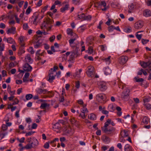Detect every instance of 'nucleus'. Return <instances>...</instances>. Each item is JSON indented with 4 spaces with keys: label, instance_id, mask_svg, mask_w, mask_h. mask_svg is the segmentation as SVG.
<instances>
[{
    "label": "nucleus",
    "instance_id": "obj_64",
    "mask_svg": "<svg viewBox=\"0 0 151 151\" xmlns=\"http://www.w3.org/2000/svg\"><path fill=\"white\" fill-rule=\"evenodd\" d=\"M22 83V80H16V83L17 84H21Z\"/></svg>",
    "mask_w": 151,
    "mask_h": 151
},
{
    "label": "nucleus",
    "instance_id": "obj_17",
    "mask_svg": "<svg viewBox=\"0 0 151 151\" xmlns=\"http://www.w3.org/2000/svg\"><path fill=\"white\" fill-rule=\"evenodd\" d=\"M143 15L145 17H148L151 16V12L148 9L145 10L143 13Z\"/></svg>",
    "mask_w": 151,
    "mask_h": 151
},
{
    "label": "nucleus",
    "instance_id": "obj_34",
    "mask_svg": "<svg viewBox=\"0 0 151 151\" xmlns=\"http://www.w3.org/2000/svg\"><path fill=\"white\" fill-rule=\"evenodd\" d=\"M33 97V95L31 94L26 95L25 98L27 100H28L31 99Z\"/></svg>",
    "mask_w": 151,
    "mask_h": 151
},
{
    "label": "nucleus",
    "instance_id": "obj_22",
    "mask_svg": "<svg viewBox=\"0 0 151 151\" xmlns=\"http://www.w3.org/2000/svg\"><path fill=\"white\" fill-rule=\"evenodd\" d=\"M88 118L89 119L92 120H95L96 119V115L93 113L88 115Z\"/></svg>",
    "mask_w": 151,
    "mask_h": 151
},
{
    "label": "nucleus",
    "instance_id": "obj_18",
    "mask_svg": "<svg viewBox=\"0 0 151 151\" xmlns=\"http://www.w3.org/2000/svg\"><path fill=\"white\" fill-rule=\"evenodd\" d=\"M124 150L125 151H132V147L128 144H126L125 145Z\"/></svg>",
    "mask_w": 151,
    "mask_h": 151
},
{
    "label": "nucleus",
    "instance_id": "obj_29",
    "mask_svg": "<svg viewBox=\"0 0 151 151\" xmlns=\"http://www.w3.org/2000/svg\"><path fill=\"white\" fill-rule=\"evenodd\" d=\"M104 96L102 94H98L96 96V99L98 100L103 99Z\"/></svg>",
    "mask_w": 151,
    "mask_h": 151
},
{
    "label": "nucleus",
    "instance_id": "obj_9",
    "mask_svg": "<svg viewBox=\"0 0 151 151\" xmlns=\"http://www.w3.org/2000/svg\"><path fill=\"white\" fill-rule=\"evenodd\" d=\"M32 141L31 143H32L33 148H36L39 145V142L37 139L35 138H33Z\"/></svg>",
    "mask_w": 151,
    "mask_h": 151
},
{
    "label": "nucleus",
    "instance_id": "obj_44",
    "mask_svg": "<svg viewBox=\"0 0 151 151\" xmlns=\"http://www.w3.org/2000/svg\"><path fill=\"white\" fill-rule=\"evenodd\" d=\"M88 53L91 54L93 52V48L92 47H89L88 49Z\"/></svg>",
    "mask_w": 151,
    "mask_h": 151
},
{
    "label": "nucleus",
    "instance_id": "obj_36",
    "mask_svg": "<svg viewBox=\"0 0 151 151\" xmlns=\"http://www.w3.org/2000/svg\"><path fill=\"white\" fill-rule=\"evenodd\" d=\"M67 33L68 35H70L71 36L73 35L72 30L69 28H68L67 29Z\"/></svg>",
    "mask_w": 151,
    "mask_h": 151
},
{
    "label": "nucleus",
    "instance_id": "obj_25",
    "mask_svg": "<svg viewBox=\"0 0 151 151\" xmlns=\"http://www.w3.org/2000/svg\"><path fill=\"white\" fill-rule=\"evenodd\" d=\"M121 134L122 137H127L128 135V132L126 130L122 131L121 133Z\"/></svg>",
    "mask_w": 151,
    "mask_h": 151
},
{
    "label": "nucleus",
    "instance_id": "obj_23",
    "mask_svg": "<svg viewBox=\"0 0 151 151\" xmlns=\"http://www.w3.org/2000/svg\"><path fill=\"white\" fill-rule=\"evenodd\" d=\"M105 74L106 75L111 74V70L108 67L106 68L104 71Z\"/></svg>",
    "mask_w": 151,
    "mask_h": 151
},
{
    "label": "nucleus",
    "instance_id": "obj_13",
    "mask_svg": "<svg viewBox=\"0 0 151 151\" xmlns=\"http://www.w3.org/2000/svg\"><path fill=\"white\" fill-rule=\"evenodd\" d=\"M16 28L14 27H12L11 28L9 29L6 31V33L7 34L11 33L14 34L15 33Z\"/></svg>",
    "mask_w": 151,
    "mask_h": 151
},
{
    "label": "nucleus",
    "instance_id": "obj_45",
    "mask_svg": "<svg viewBox=\"0 0 151 151\" xmlns=\"http://www.w3.org/2000/svg\"><path fill=\"white\" fill-rule=\"evenodd\" d=\"M108 29L109 32H111L113 31L114 29V26L113 25H111V26L108 27Z\"/></svg>",
    "mask_w": 151,
    "mask_h": 151
},
{
    "label": "nucleus",
    "instance_id": "obj_40",
    "mask_svg": "<svg viewBox=\"0 0 151 151\" xmlns=\"http://www.w3.org/2000/svg\"><path fill=\"white\" fill-rule=\"evenodd\" d=\"M141 65L143 68H145L147 67L146 62H140Z\"/></svg>",
    "mask_w": 151,
    "mask_h": 151
},
{
    "label": "nucleus",
    "instance_id": "obj_19",
    "mask_svg": "<svg viewBox=\"0 0 151 151\" xmlns=\"http://www.w3.org/2000/svg\"><path fill=\"white\" fill-rule=\"evenodd\" d=\"M101 5L104 7V8L102 9L103 11H106L108 8L107 6H106V3L104 1H102L101 2Z\"/></svg>",
    "mask_w": 151,
    "mask_h": 151
},
{
    "label": "nucleus",
    "instance_id": "obj_49",
    "mask_svg": "<svg viewBox=\"0 0 151 151\" xmlns=\"http://www.w3.org/2000/svg\"><path fill=\"white\" fill-rule=\"evenodd\" d=\"M142 36V34L139 35L138 34H136V37L139 40H140L141 39Z\"/></svg>",
    "mask_w": 151,
    "mask_h": 151
},
{
    "label": "nucleus",
    "instance_id": "obj_30",
    "mask_svg": "<svg viewBox=\"0 0 151 151\" xmlns=\"http://www.w3.org/2000/svg\"><path fill=\"white\" fill-rule=\"evenodd\" d=\"M24 147L25 148H26L27 150L30 149L32 148H33L32 143H30L27 144V145H26Z\"/></svg>",
    "mask_w": 151,
    "mask_h": 151
},
{
    "label": "nucleus",
    "instance_id": "obj_6",
    "mask_svg": "<svg viewBox=\"0 0 151 151\" xmlns=\"http://www.w3.org/2000/svg\"><path fill=\"white\" fill-rule=\"evenodd\" d=\"M128 60V58L126 56H122L120 57L119 59V62L121 64H124Z\"/></svg>",
    "mask_w": 151,
    "mask_h": 151
},
{
    "label": "nucleus",
    "instance_id": "obj_60",
    "mask_svg": "<svg viewBox=\"0 0 151 151\" xmlns=\"http://www.w3.org/2000/svg\"><path fill=\"white\" fill-rule=\"evenodd\" d=\"M44 147L46 149H48L49 147V143L48 142H46L44 145Z\"/></svg>",
    "mask_w": 151,
    "mask_h": 151
},
{
    "label": "nucleus",
    "instance_id": "obj_16",
    "mask_svg": "<svg viewBox=\"0 0 151 151\" xmlns=\"http://www.w3.org/2000/svg\"><path fill=\"white\" fill-rule=\"evenodd\" d=\"M19 42L21 46L22 47H24V37L22 36H21L19 39Z\"/></svg>",
    "mask_w": 151,
    "mask_h": 151
},
{
    "label": "nucleus",
    "instance_id": "obj_46",
    "mask_svg": "<svg viewBox=\"0 0 151 151\" xmlns=\"http://www.w3.org/2000/svg\"><path fill=\"white\" fill-rule=\"evenodd\" d=\"M135 79L136 81L137 82H142L144 80L143 78H137L135 77Z\"/></svg>",
    "mask_w": 151,
    "mask_h": 151
},
{
    "label": "nucleus",
    "instance_id": "obj_28",
    "mask_svg": "<svg viewBox=\"0 0 151 151\" xmlns=\"http://www.w3.org/2000/svg\"><path fill=\"white\" fill-rule=\"evenodd\" d=\"M111 56H109L107 58H103V60L108 64H109L111 62Z\"/></svg>",
    "mask_w": 151,
    "mask_h": 151
},
{
    "label": "nucleus",
    "instance_id": "obj_3",
    "mask_svg": "<svg viewBox=\"0 0 151 151\" xmlns=\"http://www.w3.org/2000/svg\"><path fill=\"white\" fill-rule=\"evenodd\" d=\"M86 73L88 77H93L94 76L95 74L94 68L92 66H88Z\"/></svg>",
    "mask_w": 151,
    "mask_h": 151
},
{
    "label": "nucleus",
    "instance_id": "obj_2",
    "mask_svg": "<svg viewBox=\"0 0 151 151\" xmlns=\"http://www.w3.org/2000/svg\"><path fill=\"white\" fill-rule=\"evenodd\" d=\"M130 91L129 89L127 88L122 93V98L124 101H127L129 99Z\"/></svg>",
    "mask_w": 151,
    "mask_h": 151
},
{
    "label": "nucleus",
    "instance_id": "obj_61",
    "mask_svg": "<svg viewBox=\"0 0 151 151\" xmlns=\"http://www.w3.org/2000/svg\"><path fill=\"white\" fill-rule=\"evenodd\" d=\"M99 47H100L102 51H104L105 50V48L106 47V46L104 45H100Z\"/></svg>",
    "mask_w": 151,
    "mask_h": 151
},
{
    "label": "nucleus",
    "instance_id": "obj_24",
    "mask_svg": "<svg viewBox=\"0 0 151 151\" xmlns=\"http://www.w3.org/2000/svg\"><path fill=\"white\" fill-rule=\"evenodd\" d=\"M50 104H41L40 108L41 109H45V110L48 109L49 108Z\"/></svg>",
    "mask_w": 151,
    "mask_h": 151
},
{
    "label": "nucleus",
    "instance_id": "obj_54",
    "mask_svg": "<svg viewBox=\"0 0 151 151\" xmlns=\"http://www.w3.org/2000/svg\"><path fill=\"white\" fill-rule=\"evenodd\" d=\"M71 54L73 55H74L76 57H78V53H77V52H76L75 51H73V52H71Z\"/></svg>",
    "mask_w": 151,
    "mask_h": 151
},
{
    "label": "nucleus",
    "instance_id": "obj_35",
    "mask_svg": "<svg viewBox=\"0 0 151 151\" xmlns=\"http://www.w3.org/2000/svg\"><path fill=\"white\" fill-rule=\"evenodd\" d=\"M36 103L40 104H47L45 100L43 99H40L37 101Z\"/></svg>",
    "mask_w": 151,
    "mask_h": 151
},
{
    "label": "nucleus",
    "instance_id": "obj_15",
    "mask_svg": "<svg viewBox=\"0 0 151 151\" xmlns=\"http://www.w3.org/2000/svg\"><path fill=\"white\" fill-rule=\"evenodd\" d=\"M60 125L59 123L57 122L53 125V128L54 130L56 131L57 129L59 130L60 129Z\"/></svg>",
    "mask_w": 151,
    "mask_h": 151
},
{
    "label": "nucleus",
    "instance_id": "obj_42",
    "mask_svg": "<svg viewBox=\"0 0 151 151\" xmlns=\"http://www.w3.org/2000/svg\"><path fill=\"white\" fill-rule=\"evenodd\" d=\"M125 86V85L123 83H121L118 84L119 87L122 89H124Z\"/></svg>",
    "mask_w": 151,
    "mask_h": 151
},
{
    "label": "nucleus",
    "instance_id": "obj_11",
    "mask_svg": "<svg viewBox=\"0 0 151 151\" xmlns=\"http://www.w3.org/2000/svg\"><path fill=\"white\" fill-rule=\"evenodd\" d=\"M25 61L30 63H31L33 62V60L32 59L29 54H27L25 57Z\"/></svg>",
    "mask_w": 151,
    "mask_h": 151
},
{
    "label": "nucleus",
    "instance_id": "obj_32",
    "mask_svg": "<svg viewBox=\"0 0 151 151\" xmlns=\"http://www.w3.org/2000/svg\"><path fill=\"white\" fill-rule=\"evenodd\" d=\"M49 79L48 81L50 83H52L53 80L55 79V77L54 76H48Z\"/></svg>",
    "mask_w": 151,
    "mask_h": 151
},
{
    "label": "nucleus",
    "instance_id": "obj_14",
    "mask_svg": "<svg viewBox=\"0 0 151 151\" xmlns=\"http://www.w3.org/2000/svg\"><path fill=\"white\" fill-rule=\"evenodd\" d=\"M8 134L6 131L1 130L0 131V140H1Z\"/></svg>",
    "mask_w": 151,
    "mask_h": 151
},
{
    "label": "nucleus",
    "instance_id": "obj_52",
    "mask_svg": "<svg viewBox=\"0 0 151 151\" xmlns=\"http://www.w3.org/2000/svg\"><path fill=\"white\" fill-rule=\"evenodd\" d=\"M4 44H1L0 45V51H2L4 50Z\"/></svg>",
    "mask_w": 151,
    "mask_h": 151
},
{
    "label": "nucleus",
    "instance_id": "obj_4",
    "mask_svg": "<svg viewBox=\"0 0 151 151\" xmlns=\"http://www.w3.org/2000/svg\"><path fill=\"white\" fill-rule=\"evenodd\" d=\"M97 84L99 90L101 91H104L106 90L107 88L106 83L104 81H98Z\"/></svg>",
    "mask_w": 151,
    "mask_h": 151
},
{
    "label": "nucleus",
    "instance_id": "obj_26",
    "mask_svg": "<svg viewBox=\"0 0 151 151\" xmlns=\"http://www.w3.org/2000/svg\"><path fill=\"white\" fill-rule=\"evenodd\" d=\"M86 104H84V105L82 106V108L81 109V113H86L88 112V111L87 108L86 107Z\"/></svg>",
    "mask_w": 151,
    "mask_h": 151
},
{
    "label": "nucleus",
    "instance_id": "obj_31",
    "mask_svg": "<svg viewBox=\"0 0 151 151\" xmlns=\"http://www.w3.org/2000/svg\"><path fill=\"white\" fill-rule=\"evenodd\" d=\"M7 42L10 44H14L15 43V41L12 38L10 37L8 38Z\"/></svg>",
    "mask_w": 151,
    "mask_h": 151
},
{
    "label": "nucleus",
    "instance_id": "obj_50",
    "mask_svg": "<svg viewBox=\"0 0 151 151\" xmlns=\"http://www.w3.org/2000/svg\"><path fill=\"white\" fill-rule=\"evenodd\" d=\"M80 1V0H72L73 3L76 5L79 4Z\"/></svg>",
    "mask_w": 151,
    "mask_h": 151
},
{
    "label": "nucleus",
    "instance_id": "obj_21",
    "mask_svg": "<svg viewBox=\"0 0 151 151\" xmlns=\"http://www.w3.org/2000/svg\"><path fill=\"white\" fill-rule=\"evenodd\" d=\"M69 5L68 4H65L64 7H62L60 8V12H63L66 10H68V9L69 7Z\"/></svg>",
    "mask_w": 151,
    "mask_h": 151
},
{
    "label": "nucleus",
    "instance_id": "obj_10",
    "mask_svg": "<svg viewBox=\"0 0 151 151\" xmlns=\"http://www.w3.org/2000/svg\"><path fill=\"white\" fill-rule=\"evenodd\" d=\"M101 139L103 142L106 144L109 143L110 141V138L108 137L105 135L102 136Z\"/></svg>",
    "mask_w": 151,
    "mask_h": 151
},
{
    "label": "nucleus",
    "instance_id": "obj_39",
    "mask_svg": "<svg viewBox=\"0 0 151 151\" xmlns=\"http://www.w3.org/2000/svg\"><path fill=\"white\" fill-rule=\"evenodd\" d=\"M8 129V127L5 124H3L2 126V129L1 130L6 131Z\"/></svg>",
    "mask_w": 151,
    "mask_h": 151
},
{
    "label": "nucleus",
    "instance_id": "obj_41",
    "mask_svg": "<svg viewBox=\"0 0 151 151\" xmlns=\"http://www.w3.org/2000/svg\"><path fill=\"white\" fill-rule=\"evenodd\" d=\"M80 32H83L86 29V26L85 25H84L81 26L80 27Z\"/></svg>",
    "mask_w": 151,
    "mask_h": 151
},
{
    "label": "nucleus",
    "instance_id": "obj_12",
    "mask_svg": "<svg viewBox=\"0 0 151 151\" xmlns=\"http://www.w3.org/2000/svg\"><path fill=\"white\" fill-rule=\"evenodd\" d=\"M42 40H39L35 43L34 45V47L35 48H37L41 47L42 45Z\"/></svg>",
    "mask_w": 151,
    "mask_h": 151
},
{
    "label": "nucleus",
    "instance_id": "obj_55",
    "mask_svg": "<svg viewBox=\"0 0 151 151\" xmlns=\"http://www.w3.org/2000/svg\"><path fill=\"white\" fill-rule=\"evenodd\" d=\"M35 132H33L32 131H30L29 132L27 133L25 135L26 136H30L32 134H33Z\"/></svg>",
    "mask_w": 151,
    "mask_h": 151
},
{
    "label": "nucleus",
    "instance_id": "obj_62",
    "mask_svg": "<svg viewBox=\"0 0 151 151\" xmlns=\"http://www.w3.org/2000/svg\"><path fill=\"white\" fill-rule=\"evenodd\" d=\"M91 18V15H88L85 17L84 20H90Z\"/></svg>",
    "mask_w": 151,
    "mask_h": 151
},
{
    "label": "nucleus",
    "instance_id": "obj_7",
    "mask_svg": "<svg viewBox=\"0 0 151 151\" xmlns=\"http://www.w3.org/2000/svg\"><path fill=\"white\" fill-rule=\"evenodd\" d=\"M32 68V67L28 63H25L23 66V69L25 71L30 72Z\"/></svg>",
    "mask_w": 151,
    "mask_h": 151
},
{
    "label": "nucleus",
    "instance_id": "obj_58",
    "mask_svg": "<svg viewBox=\"0 0 151 151\" xmlns=\"http://www.w3.org/2000/svg\"><path fill=\"white\" fill-rule=\"evenodd\" d=\"M76 40V38H73L70 39L69 40V42L70 45L72 44L73 43L74 41Z\"/></svg>",
    "mask_w": 151,
    "mask_h": 151
},
{
    "label": "nucleus",
    "instance_id": "obj_20",
    "mask_svg": "<svg viewBox=\"0 0 151 151\" xmlns=\"http://www.w3.org/2000/svg\"><path fill=\"white\" fill-rule=\"evenodd\" d=\"M38 17V15L33 16L32 17V19H33V23L35 24H37L38 22L37 20Z\"/></svg>",
    "mask_w": 151,
    "mask_h": 151
},
{
    "label": "nucleus",
    "instance_id": "obj_5",
    "mask_svg": "<svg viewBox=\"0 0 151 151\" xmlns=\"http://www.w3.org/2000/svg\"><path fill=\"white\" fill-rule=\"evenodd\" d=\"M102 130L104 132L108 134H113L115 130V129L112 126H109L107 128H102Z\"/></svg>",
    "mask_w": 151,
    "mask_h": 151
},
{
    "label": "nucleus",
    "instance_id": "obj_43",
    "mask_svg": "<svg viewBox=\"0 0 151 151\" xmlns=\"http://www.w3.org/2000/svg\"><path fill=\"white\" fill-rule=\"evenodd\" d=\"M149 41V40H145L142 39L141 40L142 42L143 45L147 44Z\"/></svg>",
    "mask_w": 151,
    "mask_h": 151
},
{
    "label": "nucleus",
    "instance_id": "obj_1",
    "mask_svg": "<svg viewBox=\"0 0 151 151\" xmlns=\"http://www.w3.org/2000/svg\"><path fill=\"white\" fill-rule=\"evenodd\" d=\"M53 22V21L52 20L48 18L46 21H43L41 26V28L42 29H44V27H45L47 29V31H50L52 27V24Z\"/></svg>",
    "mask_w": 151,
    "mask_h": 151
},
{
    "label": "nucleus",
    "instance_id": "obj_59",
    "mask_svg": "<svg viewBox=\"0 0 151 151\" xmlns=\"http://www.w3.org/2000/svg\"><path fill=\"white\" fill-rule=\"evenodd\" d=\"M55 39V36L53 35L50 38V42H52Z\"/></svg>",
    "mask_w": 151,
    "mask_h": 151
},
{
    "label": "nucleus",
    "instance_id": "obj_51",
    "mask_svg": "<svg viewBox=\"0 0 151 151\" xmlns=\"http://www.w3.org/2000/svg\"><path fill=\"white\" fill-rule=\"evenodd\" d=\"M31 9H30V7L29 6L27 9L26 12V14L27 15L29 14L31 12Z\"/></svg>",
    "mask_w": 151,
    "mask_h": 151
},
{
    "label": "nucleus",
    "instance_id": "obj_53",
    "mask_svg": "<svg viewBox=\"0 0 151 151\" xmlns=\"http://www.w3.org/2000/svg\"><path fill=\"white\" fill-rule=\"evenodd\" d=\"M29 51L32 54H33L34 53L33 48L32 47H29Z\"/></svg>",
    "mask_w": 151,
    "mask_h": 151
},
{
    "label": "nucleus",
    "instance_id": "obj_27",
    "mask_svg": "<svg viewBox=\"0 0 151 151\" xmlns=\"http://www.w3.org/2000/svg\"><path fill=\"white\" fill-rule=\"evenodd\" d=\"M149 121V119L147 117L145 116L142 119V122L145 124H148Z\"/></svg>",
    "mask_w": 151,
    "mask_h": 151
},
{
    "label": "nucleus",
    "instance_id": "obj_47",
    "mask_svg": "<svg viewBox=\"0 0 151 151\" xmlns=\"http://www.w3.org/2000/svg\"><path fill=\"white\" fill-rule=\"evenodd\" d=\"M51 69L49 71V73L48 76H54L55 77L56 76V74H54L55 72H53Z\"/></svg>",
    "mask_w": 151,
    "mask_h": 151
},
{
    "label": "nucleus",
    "instance_id": "obj_48",
    "mask_svg": "<svg viewBox=\"0 0 151 151\" xmlns=\"http://www.w3.org/2000/svg\"><path fill=\"white\" fill-rule=\"evenodd\" d=\"M144 105L147 109L151 110V104H144Z\"/></svg>",
    "mask_w": 151,
    "mask_h": 151
},
{
    "label": "nucleus",
    "instance_id": "obj_33",
    "mask_svg": "<svg viewBox=\"0 0 151 151\" xmlns=\"http://www.w3.org/2000/svg\"><path fill=\"white\" fill-rule=\"evenodd\" d=\"M82 71V70L81 69H80L79 70V71H76L75 73V74L73 75V76H74V77H76V76L78 77H79L80 73Z\"/></svg>",
    "mask_w": 151,
    "mask_h": 151
},
{
    "label": "nucleus",
    "instance_id": "obj_38",
    "mask_svg": "<svg viewBox=\"0 0 151 151\" xmlns=\"http://www.w3.org/2000/svg\"><path fill=\"white\" fill-rule=\"evenodd\" d=\"M78 16L79 19H82L84 20L85 17V15L84 13H83L80 15L78 14Z\"/></svg>",
    "mask_w": 151,
    "mask_h": 151
},
{
    "label": "nucleus",
    "instance_id": "obj_37",
    "mask_svg": "<svg viewBox=\"0 0 151 151\" xmlns=\"http://www.w3.org/2000/svg\"><path fill=\"white\" fill-rule=\"evenodd\" d=\"M42 86H41L40 88H38L37 89V92L38 93L41 94L43 93V90L44 89H42Z\"/></svg>",
    "mask_w": 151,
    "mask_h": 151
},
{
    "label": "nucleus",
    "instance_id": "obj_63",
    "mask_svg": "<svg viewBox=\"0 0 151 151\" xmlns=\"http://www.w3.org/2000/svg\"><path fill=\"white\" fill-rule=\"evenodd\" d=\"M9 121V120H6V125L7 126V127H10L12 125V123L11 122H8V121Z\"/></svg>",
    "mask_w": 151,
    "mask_h": 151
},
{
    "label": "nucleus",
    "instance_id": "obj_56",
    "mask_svg": "<svg viewBox=\"0 0 151 151\" xmlns=\"http://www.w3.org/2000/svg\"><path fill=\"white\" fill-rule=\"evenodd\" d=\"M134 5L133 4H131L128 6L129 9L130 10H132L134 8Z\"/></svg>",
    "mask_w": 151,
    "mask_h": 151
},
{
    "label": "nucleus",
    "instance_id": "obj_8",
    "mask_svg": "<svg viewBox=\"0 0 151 151\" xmlns=\"http://www.w3.org/2000/svg\"><path fill=\"white\" fill-rule=\"evenodd\" d=\"M143 26V22L140 21H139L135 23L134 25V28L137 29H139L142 28Z\"/></svg>",
    "mask_w": 151,
    "mask_h": 151
},
{
    "label": "nucleus",
    "instance_id": "obj_57",
    "mask_svg": "<svg viewBox=\"0 0 151 151\" xmlns=\"http://www.w3.org/2000/svg\"><path fill=\"white\" fill-rule=\"evenodd\" d=\"M23 29L25 30H26L28 29V26L27 24V23H24L23 24Z\"/></svg>",
    "mask_w": 151,
    "mask_h": 151
}]
</instances>
